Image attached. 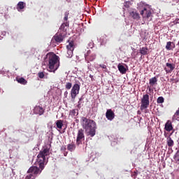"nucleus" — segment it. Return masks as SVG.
<instances>
[{
	"mask_svg": "<svg viewBox=\"0 0 179 179\" xmlns=\"http://www.w3.org/2000/svg\"><path fill=\"white\" fill-rule=\"evenodd\" d=\"M50 154V149L48 148H44L43 150H41L37 156V162L38 163L39 168L36 166H30L27 170L30 179H35L42 173V170L45 168V163L48 162V159H46V156Z\"/></svg>",
	"mask_w": 179,
	"mask_h": 179,
	"instance_id": "f257e3e1",
	"label": "nucleus"
},
{
	"mask_svg": "<svg viewBox=\"0 0 179 179\" xmlns=\"http://www.w3.org/2000/svg\"><path fill=\"white\" fill-rule=\"evenodd\" d=\"M69 27V22H63L61 24L59 31L54 35L52 39L55 43H62L67 36V29Z\"/></svg>",
	"mask_w": 179,
	"mask_h": 179,
	"instance_id": "f03ea898",
	"label": "nucleus"
},
{
	"mask_svg": "<svg viewBox=\"0 0 179 179\" xmlns=\"http://www.w3.org/2000/svg\"><path fill=\"white\" fill-rule=\"evenodd\" d=\"M83 127L92 138L96 135V122L93 120L83 117Z\"/></svg>",
	"mask_w": 179,
	"mask_h": 179,
	"instance_id": "7ed1b4c3",
	"label": "nucleus"
},
{
	"mask_svg": "<svg viewBox=\"0 0 179 179\" xmlns=\"http://www.w3.org/2000/svg\"><path fill=\"white\" fill-rule=\"evenodd\" d=\"M48 57V66L50 72L55 73L57 69L59 67V58L55 53L47 54Z\"/></svg>",
	"mask_w": 179,
	"mask_h": 179,
	"instance_id": "20e7f679",
	"label": "nucleus"
},
{
	"mask_svg": "<svg viewBox=\"0 0 179 179\" xmlns=\"http://www.w3.org/2000/svg\"><path fill=\"white\" fill-rule=\"evenodd\" d=\"M140 14L143 18H148L152 15V10H150L149 6H142L140 10Z\"/></svg>",
	"mask_w": 179,
	"mask_h": 179,
	"instance_id": "39448f33",
	"label": "nucleus"
},
{
	"mask_svg": "<svg viewBox=\"0 0 179 179\" xmlns=\"http://www.w3.org/2000/svg\"><path fill=\"white\" fill-rule=\"evenodd\" d=\"M80 90V85H79V83H75L73 85L72 89L71 90V97L73 101L76 97L77 96V95L79 94Z\"/></svg>",
	"mask_w": 179,
	"mask_h": 179,
	"instance_id": "423d86ee",
	"label": "nucleus"
},
{
	"mask_svg": "<svg viewBox=\"0 0 179 179\" xmlns=\"http://www.w3.org/2000/svg\"><path fill=\"white\" fill-rule=\"evenodd\" d=\"M150 106V96L148 94H145L141 99V109H145L148 108Z\"/></svg>",
	"mask_w": 179,
	"mask_h": 179,
	"instance_id": "0eeeda50",
	"label": "nucleus"
},
{
	"mask_svg": "<svg viewBox=\"0 0 179 179\" xmlns=\"http://www.w3.org/2000/svg\"><path fill=\"white\" fill-rule=\"evenodd\" d=\"M85 130L84 129H78L77 133V138H76V145H83V141H85Z\"/></svg>",
	"mask_w": 179,
	"mask_h": 179,
	"instance_id": "6e6552de",
	"label": "nucleus"
},
{
	"mask_svg": "<svg viewBox=\"0 0 179 179\" xmlns=\"http://www.w3.org/2000/svg\"><path fill=\"white\" fill-rule=\"evenodd\" d=\"M96 57V53H92L90 49H89L87 51V53L85 54V61H87V62H90V61L95 60Z\"/></svg>",
	"mask_w": 179,
	"mask_h": 179,
	"instance_id": "1a4fd4ad",
	"label": "nucleus"
},
{
	"mask_svg": "<svg viewBox=\"0 0 179 179\" xmlns=\"http://www.w3.org/2000/svg\"><path fill=\"white\" fill-rule=\"evenodd\" d=\"M45 112V109H44L43 107H41V106H36L34 108V113L36 115H43Z\"/></svg>",
	"mask_w": 179,
	"mask_h": 179,
	"instance_id": "9d476101",
	"label": "nucleus"
},
{
	"mask_svg": "<svg viewBox=\"0 0 179 179\" xmlns=\"http://www.w3.org/2000/svg\"><path fill=\"white\" fill-rule=\"evenodd\" d=\"M130 17L134 20L138 21L141 20L139 13L136 10H132L129 12Z\"/></svg>",
	"mask_w": 179,
	"mask_h": 179,
	"instance_id": "9b49d317",
	"label": "nucleus"
},
{
	"mask_svg": "<svg viewBox=\"0 0 179 179\" xmlns=\"http://www.w3.org/2000/svg\"><path fill=\"white\" fill-rule=\"evenodd\" d=\"M106 119L109 120V121H113V120L115 117V114L112 109H108L106 113Z\"/></svg>",
	"mask_w": 179,
	"mask_h": 179,
	"instance_id": "f8f14e48",
	"label": "nucleus"
},
{
	"mask_svg": "<svg viewBox=\"0 0 179 179\" xmlns=\"http://www.w3.org/2000/svg\"><path fill=\"white\" fill-rule=\"evenodd\" d=\"M173 129V127L172 126V122L169 120L165 124V130L167 131H171Z\"/></svg>",
	"mask_w": 179,
	"mask_h": 179,
	"instance_id": "ddd939ff",
	"label": "nucleus"
},
{
	"mask_svg": "<svg viewBox=\"0 0 179 179\" xmlns=\"http://www.w3.org/2000/svg\"><path fill=\"white\" fill-rule=\"evenodd\" d=\"M24 7H26V2L20 1L17 5V10L19 11L22 10L24 8Z\"/></svg>",
	"mask_w": 179,
	"mask_h": 179,
	"instance_id": "4468645a",
	"label": "nucleus"
},
{
	"mask_svg": "<svg viewBox=\"0 0 179 179\" xmlns=\"http://www.w3.org/2000/svg\"><path fill=\"white\" fill-rule=\"evenodd\" d=\"M176 44L174 42L169 41L166 45V49L168 50H172V48H175Z\"/></svg>",
	"mask_w": 179,
	"mask_h": 179,
	"instance_id": "2eb2a0df",
	"label": "nucleus"
},
{
	"mask_svg": "<svg viewBox=\"0 0 179 179\" xmlns=\"http://www.w3.org/2000/svg\"><path fill=\"white\" fill-rule=\"evenodd\" d=\"M67 49H69L72 53H73V50H75V42L74 41H70L69 42V45H67Z\"/></svg>",
	"mask_w": 179,
	"mask_h": 179,
	"instance_id": "dca6fc26",
	"label": "nucleus"
},
{
	"mask_svg": "<svg viewBox=\"0 0 179 179\" xmlns=\"http://www.w3.org/2000/svg\"><path fill=\"white\" fill-rule=\"evenodd\" d=\"M117 68L122 74H126L127 68H125L124 66H123V64H118Z\"/></svg>",
	"mask_w": 179,
	"mask_h": 179,
	"instance_id": "f3484780",
	"label": "nucleus"
},
{
	"mask_svg": "<svg viewBox=\"0 0 179 179\" xmlns=\"http://www.w3.org/2000/svg\"><path fill=\"white\" fill-rule=\"evenodd\" d=\"M76 148V145L73 142H72V143L71 144H68L67 145V150H69V152H73V150H75Z\"/></svg>",
	"mask_w": 179,
	"mask_h": 179,
	"instance_id": "a211bd4d",
	"label": "nucleus"
},
{
	"mask_svg": "<svg viewBox=\"0 0 179 179\" xmlns=\"http://www.w3.org/2000/svg\"><path fill=\"white\" fill-rule=\"evenodd\" d=\"M172 120L173 121H175L176 120V121H179V108H178V110H176L173 115V116L172 117Z\"/></svg>",
	"mask_w": 179,
	"mask_h": 179,
	"instance_id": "6ab92c4d",
	"label": "nucleus"
},
{
	"mask_svg": "<svg viewBox=\"0 0 179 179\" xmlns=\"http://www.w3.org/2000/svg\"><path fill=\"white\" fill-rule=\"evenodd\" d=\"M148 52V47H142L141 49H140V53L142 54V55H146Z\"/></svg>",
	"mask_w": 179,
	"mask_h": 179,
	"instance_id": "aec40b11",
	"label": "nucleus"
},
{
	"mask_svg": "<svg viewBox=\"0 0 179 179\" xmlns=\"http://www.w3.org/2000/svg\"><path fill=\"white\" fill-rule=\"evenodd\" d=\"M157 81H158V80L156 78V76H155L154 78H150V86H154L157 83Z\"/></svg>",
	"mask_w": 179,
	"mask_h": 179,
	"instance_id": "412c9836",
	"label": "nucleus"
},
{
	"mask_svg": "<svg viewBox=\"0 0 179 179\" xmlns=\"http://www.w3.org/2000/svg\"><path fill=\"white\" fill-rule=\"evenodd\" d=\"M56 125L59 129H62L64 126L62 120H57V121H56Z\"/></svg>",
	"mask_w": 179,
	"mask_h": 179,
	"instance_id": "4be33fe9",
	"label": "nucleus"
},
{
	"mask_svg": "<svg viewBox=\"0 0 179 179\" xmlns=\"http://www.w3.org/2000/svg\"><path fill=\"white\" fill-rule=\"evenodd\" d=\"M167 145L169 147H173L174 145V141L170 136L167 138Z\"/></svg>",
	"mask_w": 179,
	"mask_h": 179,
	"instance_id": "5701e85b",
	"label": "nucleus"
},
{
	"mask_svg": "<svg viewBox=\"0 0 179 179\" xmlns=\"http://www.w3.org/2000/svg\"><path fill=\"white\" fill-rule=\"evenodd\" d=\"M17 81L18 83H21V85H27V80L24 78H17Z\"/></svg>",
	"mask_w": 179,
	"mask_h": 179,
	"instance_id": "b1692460",
	"label": "nucleus"
},
{
	"mask_svg": "<svg viewBox=\"0 0 179 179\" xmlns=\"http://www.w3.org/2000/svg\"><path fill=\"white\" fill-rule=\"evenodd\" d=\"M166 67L169 68V72H172L176 68L175 64H169V62L166 63Z\"/></svg>",
	"mask_w": 179,
	"mask_h": 179,
	"instance_id": "393cba45",
	"label": "nucleus"
},
{
	"mask_svg": "<svg viewBox=\"0 0 179 179\" xmlns=\"http://www.w3.org/2000/svg\"><path fill=\"white\" fill-rule=\"evenodd\" d=\"M173 159H174L176 163H178V164H179V151L176 152V153L173 156Z\"/></svg>",
	"mask_w": 179,
	"mask_h": 179,
	"instance_id": "a878e982",
	"label": "nucleus"
},
{
	"mask_svg": "<svg viewBox=\"0 0 179 179\" xmlns=\"http://www.w3.org/2000/svg\"><path fill=\"white\" fill-rule=\"evenodd\" d=\"M157 103H163L164 102V97L163 96H159L157 99Z\"/></svg>",
	"mask_w": 179,
	"mask_h": 179,
	"instance_id": "bb28decb",
	"label": "nucleus"
},
{
	"mask_svg": "<svg viewBox=\"0 0 179 179\" xmlns=\"http://www.w3.org/2000/svg\"><path fill=\"white\" fill-rule=\"evenodd\" d=\"M69 16V11L68 10L64 13V20L66 21V22H68Z\"/></svg>",
	"mask_w": 179,
	"mask_h": 179,
	"instance_id": "cd10ccee",
	"label": "nucleus"
},
{
	"mask_svg": "<svg viewBox=\"0 0 179 179\" xmlns=\"http://www.w3.org/2000/svg\"><path fill=\"white\" fill-rule=\"evenodd\" d=\"M73 55V52H71V50L70 49H67V54H66V57H72Z\"/></svg>",
	"mask_w": 179,
	"mask_h": 179,
	"instance_id": "c85d7f7f",
	"label": "nucleus"
},
{
	"mask_svg": "<svg viewBox=\"0 0 179 179\" xmlns=\"http://www.w3.org/2000/svg\"><path fill=\"white\" fill-rule=\"evenodd\" d=\"M65 88L66 90H71V88H72V83H66V85H65Z\"/></svg>",
	"mask_w": 179,
	"mask_h": 179,
	"instance_id": "c756f323",
	"label": "nucleus"
},
{
	"mask_svg": "<svg viewBox=\"0 0 179 179\" xmlns=\"http://www.w3.org/2000/svg\"><path fill=\"white\" fill-rule=\"evenodd\" d=\"M38 76L40 78V79H43L45 76L43 71H40L39 73H38Z\"/></svg>",
	"mask_w": 179,
	"mask_h": 179,
	"instance_id": "7c9ffc66",
	"label": "nucleus"
},
{
	"mask_svg": "<svg viewBox=\"0 0 179 179\" xmlns=\"http://www.w3.org/2000/svg\"><path fill=\"white\" fill-rule=\"evenodd\" d=\"M130 5H131V2H130V1H127V2H124V6L126 8H129Z\"/></svg>",
	"mask_w": 179,
	"mask_h": 179,
	"instance_id": "2f4dec72",
	"label": "nucleus"
},
{
	"mask_svg": "<svg viewBox=\"0 0 179 179\" xmlns=\"http://www.w3.org/2000/svg\"><path fill=\"white\" fill-rule=\"evenodd\" d=\"M88 47H89L90 48H93V47H94V43H93V42H90V43H88Z\"/></svg>",
	"mask_w": 179,
	"mask_h": 179,
	"instance_id": "473e14b6",
	"label": "nucleus"
},
{
	"mask_svg": "<svg viewBox=\"0 0 179 179\" xmlns=\"http://www.w3.org/2000/svg\"><path fill=\"white\" fill-rule=\"evenodd\" d=\"M100 67L103 68V69H106L107 66H106V64H100Z\"/></svg>",
	"mask_w": 179,
	"mask_h": 179,
	"instance_id": "72a5a7b5",
	"label": "nucleus"
},
{
	"mask_svg": "<svg viewBox=\"0 0 179 179\" xmlns=\"http://www.w3.org/2000/svg\"><path fill=\"white\" fill-rule=\"evenodd\" d=\"M66 149V145H62V147L61 148V150H62V152H65Z\"/></svg>",
	"mask_w": 179,
	"mask_h": 179,
	"instance_id": "f704fd0d",
	"label": "nucleus"
},
{
	"mask_svg": "<svg viewBox=\"0 0 179 179\" xmlns=\"http://www.w3.org/2000/svg\"><path fill=\"white\" fill-rule=\"evenodd\" d=\"M24 179H30V174H29L27 176H25Z\"/></svg>",
	"mask_w": 179,
	"mask_h": 179,
	"instance_id": "c9c22d12",
	"label": "nucleus"
},
{
	"mask_svg": "<svg viewBox=\"0 0 179 179\" xmlns=\"http://www.w3.org/2000/svg\"><path fill=\"white\" fill-rule=\"evenodd\" d=\"M35 52H36V49H35V48L31 49V52H32L33 54H34Z\"/></svg>",
	"mask_w": 179,
	"mask_h": 179,
	"instance_id": "e433bc0d",
	"label": "nucleus"
},
{
	"mask_svg": "<svg viewBox=\"0 0 179 179\" xmlns=\"http://www.w3.org/2000/svg\"><path fill=\"white\" fill-rule=\"evenodd\" d=\"M90 78H91L92 80H94V76H93V75H90Z\"/></svg>",
	"mask_w": 179,
	"mask_h": 179,
	"instance_id": "4c0bfd02",
	"label": "nucleus"
},
{
	"mask_svg": "<svg viewBox=\"0 0 179 179\" xmlns=\"http://www.w3.org/2000/svg\"><path fill=\"white\" fill-rule=\"evenodd\" d=\"M80 101H78V106H80Z\"/></svg>",
	"mask_w": 179,
	"mask_h": 179,
	"instance_id": "58836bf2",
	"label": "nucleus"
},
{
	"mask_svg": "<svg viewBox=\"0 0 179 179\" xmlns=\"http://www.w3.org/2000/svg\"><path fill=\"white\" fill-rule=\"evenodd\" d=\"M149 90H150V92H151V90H152L151 88H149Z\"/></svg>",
	"mask_w": 179,
	"mask_h": 179,
	"instance_id": "ea45409f",
	"label": "nucleus"
},
{
	"mask_svg": "<svg viewBox=\"0 0 179 179\" xmlns=\"http://www.w3.org/2000/svg\"><path fill=\"white\" fill-rule=\"evenodd\" d=\"M66 155H67L66 153H65V154H64V156H66Z\"/></svg>",
	"mask_w": 179,
	"mask_h": 179,
	"instance_id": "a19ab883",
	"label": "nucleus"
},
{
	"mask_svg": "<svg viewBox=\"0 0 179 179\" xmlns=\"http://www.w3.org/2000/svg\"><path fill=\"white\" fill-rule=\"evenodd\" d=\"M178 45H179V41L178 42Z\"/></svg>",
	"mask_w": 179,
	"mask_h": 179,
	"instance_id": "79ce46f5",
	"label": "nucleus"
},
{
	"mask_svg": "<svg viewBox=\"0 0 179 179\" xmlns=\"http://www.w3.org/2000/svg\"><path fill=\"white\" fill-rule=\"evenodd\" d=\"M178 21H179V20H178Z\"/></svg>",
	"mask_w": 179,
	"mask_h": 179,
	"instance_id": "37998d69",
	"label": "nucleus"
}]
</instances>
